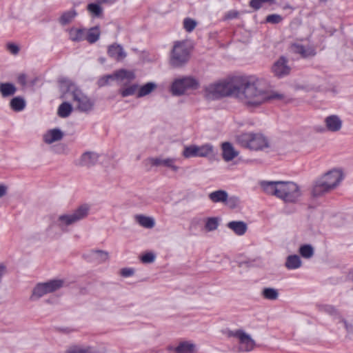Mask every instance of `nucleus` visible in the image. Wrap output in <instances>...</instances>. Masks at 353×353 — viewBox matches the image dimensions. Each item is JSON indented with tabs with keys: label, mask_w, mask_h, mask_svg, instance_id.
Segmentation results:
<instances>
[{
	"label": "nucleus",
	"mask_w": 353,
	"mask_h": 353,
	"mask_svg": "<svg viewBox=\"0 0 353 353\" xmlns=\"http://www.w3.org/2000/svg\"><path fill=\"white\" fill-rule=\"evenodd\" d=\"M205 90L208 95L214 99L241 94L244 103L248 107H257L263 103L281 100L284 97L281 94L267 90L265 81L255 77L241 79L240 85L228 81L211 84Z\"/></svg>",
	"instance_id": "nucleus-1"
},
{
	"label": "nucleus",
	"mask_w": 353,
	"mask_h": 353,
	"mask_svg": "<svg viewBox=\"0 0 353 353\" xmlns=\"http://www.w3.org/2000/svg\"><path fill=\"white\" fill-rule=\"evenodd\" d=\"M63 97L71 99L76 103L77 108L83 112L92 110L94 102L79 89L75 83L67 78L59 81Z\"/></svg>",
	"instance_id": "nucleus-2"
},
{
	"label": "nucleus",
	"mask_w": 353,
	"mask_h": 353,
	"mask_svg": "<svg viewBox=\"0 0 353 353\" xmlns=\"http://www.w3.org/2000/svg\"><path fill=\"white\" fill-rule=\"evenodd\" d=\"M343 179L342 174L339 170H331L316 181L313 188L312 195L320 196L335 188Z\"/></svg>",
	"instance_id": "nucleus-3"
},
{
	"label": "nucleus",
	"mask_w": 353,
	"mask_h": 353,
	"mask_svg": "<svg viewBox=\"0 0 353 353\" xmlns=\"http://www.w3.org/2000/svg\"><path fill=\"white\" fill-rule=\"evenodd\" d=\"M191 47L186 41H177L174 43L170 55V64L174 68L185 65L190 60Z\"/></svg>",
	"instance_id": "nucleus-4"
},
{
	"label": "nucleus",
	"mask_w": 353,
	"mask_h": 353,
	"mask_svg": "<svg viewBox=\"0 0 353 353\" xmlns=\"http://www.w3.org/2000/svg\"><path fill=\"white\" fill-rule=\"evenodd\" d=\"M236 142L241 146L253 150L268 147L266 137L260 133L244 132L236 137Z\"/></svg>",
	"instance_id": "nucleus-5"
},
{
	"label": "nucleus",
	"mask_w": 353,
	"mask_h": 353,
	"mask_svg": "<svg viewBox=\"0 0 353 353\" xmlns=\"http://www.w3.org/2000/svg\"><path fill=\"white\" fill-rule=\"evenodd\" d=\"M90 207L87 204L79 206L72 213L63 214L59 216L57 225L64 231L69 225L74 224L86 218L89 214Z\"/></svg>",
	"instance_id": "nucleus-6"
},
{
	"label": "nucleus",
	"mask_w": 353,
	"mask_h": 353,
	"mask_svg": "<svg viewBox=\"0 0 353 353\" xmlns=\"http://www.w3.org/2000/svg\"><path fill=\"white\" fill-rule=\"evenodd\" d=\"M301 195V191L296 183L281 181L278 198L285 203H295Z\"/></svg>",
	"instance_id": "nucleus-7"
},
{
	"label": "nucleus",
	"mask_w": 353,
	"mask_h": 353,
	"mask_svg": "<svg viewBox=\"0 0 353 353\" xmlns=\"http://www.w3.org/2000/svg\"><path fill=\"white\" fill-rule=\"evenodd\" d=\"M63 285L61 279L50 280L46 283H38L33 289L30 297L32 301H36L48 293H52L60 289Z\"/></svg>",
	"instance_id": "nucleus-8"
},
{
	"label": "nucleus",
	"mask_w": 353,
	"mask_h": 353,
	"mask_svg": "<svg viewBox=\"0 0 353 353\" xmlns=\"http://www.w3.org/2000/svg\"><path fill=\"white\" fill-rule=\"evenodd\" d=\"M135 79L134 72L125 69H120L115 71L114 73L107 74L101 77L98 81L99 87H103L108 85L110 80L123 81H132Z\"/></svg>",
	"instance_id": "nucleus-9"
},
{
	"label": "nucleus",
	"mask_w": 353,
	"mask_h": 353,
	"mask_svg": "<svg viewBox=\"0 0 353 353\" xmlns=\"http://www.w3.org/2000/svg\"><path fill=\"white\" fill-rule=\"evenodd\" d=\"M198 82L196 80L190 77H184L176 79L174 81L171 86V90L174 95H181L187 89L196 88Z\"/></svg>",
	"instance_id": "nucleus-10"
},
{
	"label": "nucleus",
	"mask_w": 353,
	"mask_h": 353,
	"mask_svg": "<svg viewBox=\"0 0 353 353\" xmlns=\"http://www.w3.org/2000/svg\"><path fill=\"white\" fill-rule=\"evenodd\" d=\"M230 336L237 337L239 339L240 350L243 352H250L253 350L255 345L254 341L243 330H238L234 332H230Z\"/></svg>",
	"instance_id": "nucleus-11"
},
{
	"label": "nucleus",
	"mask_w": 353,
	"mask_h": 353,
	"mask_svg": "<svg viewBox=\"0 0 353 353\" xmlns=\"http://www.w3.org/2000/svg\"><path fill=\"white\" fill-rule=\"evenodd\" d=\"M99 158V154L95 152L87 151L83 152L75 164L81 167L90 168L94 166Z\"/></svg>",
	"instance_id": "nucleus-12"
},
{
	"label": "nucleus",
	"mask_w": 353,
	"mask_h": 353,
	"mask_svg": "<svg viewBox=\"0 0 353 353\" xmlns=\"http://www.w3.org/2000/svg\"><path fill=\"white\" fill-rule=\"evenodd\" d=\"M291 68L288 65V59L281 57L272 65V70L275 76L282 78L290 74Z\"/></svg>",
	"instance_id": "nucleus-13"
},
{
	"label": "nucleus",
	"mask_w": 353,
	"mask_h": 353,
	"mask_svg": "<svg viewBox=\"0 0 353 353\" xmlns=\"http://www.w3.org/2000/svg\"><path fill=\"white\" fill-rule=\"evenodd\" d=\"M108 253L101 250H92L84 254V257L89 261L97 263H101L108 259Z\"/></svg>",
	"instance_id": "nucleus-14"
},
{
	"label": "nucleus",
	"mask_w": 353,
	"mask_h": 353,
	"mask_svg": "<svg viewBox=\"0 0 353 353\" xmlns=\"http://www.w3.org/2000/svg\"><path fill=\"white\" fill-rule=\"evenodd\" d=\"M222 157L225 161H232L239 155V152L235 150L230 142H224L221 144Z\"/></svg>",
	"instance_id": "nucleus-15"
},
{
	"label": "nucleus",
	"mask_w": 353,
	"mask_h": 353,
	"mask_svg": "<svg viewBox=\"0 0 353 353\" xmlns=\"http://www.w3.org/2000/svg\"><path fill=\"white\" fill-rule=\"evenodd\" d=\"M281 181H263L260 182V185L263 190L268 194L274 195L278 197L279 192Z\"/></svg>",
	"instance_id": "nucleus-16"
},
{
	"label": "nucleus",
	"mask_w": 353,
	"mask_h": 353,
	"mask_svg": "<svg viewBox=\"0 0 353 353\" xmlns=\"http://www.w3.org/2000/svg\"><path fill=\"white\" fill-rule=\"evenodd\" d=\"M108 54L110 57L116 59L117 61H121L127 56V54L123 47L117 43L110 45L108 47Z\"/></svg>",
	"instance_id": "nucleus-17"
},
{
	"label": "nucleus",
	"mask_w": 353,
	"mask_h": 353,
	"mask_svg": "<svg viewBox=\"0 0 353 353\" xmlns=\"http://www.w3.org/2000/svg\"><path fill=\"white\" fill-rule=\"evenodd\" d=\"M63 137V132L59 128L49 130L43 134V141L47 144H51L55 141H60Z\"/></svg>",
	"instance_id": "nucleus-18"
},
{
	"label": "nucleus",
	"mask_w": 353,
	"mask_h": 353,
	"mask_svg": "<svg viewBox=\"0 0 353 353\" xmlns=\"http://www.w3.org/2000/svg\"><path fill=\"white\" fill-rule=\"evenodd\" d=\"M227 227L238 236L243 235L248 230V225L242 221H230L228 223Z\"/></svg>",
	"instance_id": "nucleus-19"
},
{
	"label": "nucleus",
	"mask_w": 353,
	"mask_h": 353,
	"mask_svg": "<svg viewBox=\"0 0 353 353\" xmlns=\"http://www.w3.org/2000/svg\"><path fill=\"white\" fill-rule=\"evenodd\" d=\"M325 122L327 130L332 132L339 131L342 126V121L336 115L326 117Z\"/></svg>",
	"instance_id": "nucleus-20"
},
{
	"label": "nucleus",
	"mask_w": 353,
	"mask_h": 353,
	"mask_svg": "<svg viewBox=\"0 0 353 353\" xmlns=\"http://www.w3.org/2000/svg\"><path fill=\"white\" fill-rule=\"evenodd\" d=\"M150 161L152 165L154 166L163 165L171 168L173 171H177L179 169V168L174 165V159L168 158L162 159L161 158H151L150 159Z\"/></svg>",
	"instance_id": "nucleus-21"
},
{
	"label": "nucleus",
	"mask_w": 353,
	"mask_h": 353,
	"mask_svg": "<svg viewBox=\"0 0 353 353\" xmlns=\"http://www.w3.org/2000/svg\"><path fill=\"white\" fill-rule=\"evenodd\" d=\"M78 13L74 8L63 12L59 17L58 21L61 26L70 23L77 16Z\"/></svg>",
	"instance_id": "nucleus-22"
},
{
	"label": "nucleus",
	"mask_w": 353,
	"mask_h": 353,
	"mask_svg": "<svg viewBox=\"0 0 353 353\" xmlns=\"http://www.w3.org/2000/svg\"><path fill=\"white\" fill-rule=\"evenodd\" d=\"M292 52L299 54L303 57H307L314 56L315 54L314 50L310 48H306L304 46L299 43H294L291 46Z\"/></svg>",
	"instance_id": "nucleus-23"
},
{
	"label": "nucleus",
	"mask_w": 353,
	"mask_h": 353,
	"mask_svg": "<svg viewBox=\"0 0 353 353\" xmlns=\"http://www.w3.org/2000/svg\"><path fill=\"white\" fill-rule=\"evenodd\" d=\"M208 197L214 203H226L228 194L225 190H219L210 193Z\"/></svg>",
	"instance_id": "nucleus-24"
},
{
	"label": "nucleus",
	"mask_w": 353,
	"mask_h": 353,
	"mask_svg": "<svg viewBox=\"0 0 353 353\" xmlns=\"http://www.w3.org/2000/svg\"><path fill=\"white\" fill-rule=\"evenodd\" d=\"M302 265L301 258L297 254L289 255L285 263V267L288 270H296L299 268Z\"/></svg>",
	"instance_id": "nucleus-25"
},
{
	"label": "nucleus",
	"mask_w": 353,
	"mask_h": 353,
	"mask_svg": "<svg viewBox=\"0 0 353 353\" xmlns=\"http://www.w3.org/2000/svg\"><path fill=\"white\" fill-rule=\"evenodd\" d=\"M195 347V345L190 341H182L174 350L175 353H194Z\"/></svg>",
	"instance_id": "nucleus-26"
},
{
	"label": "nucleus",
	"mask_w": 353,
	"mask_h": 353,
	"mask_svg": "<svg viewBox=\"0 0 353 353\" xmlns=\"http://www.w3.org/2000/svg\"><path fill=\"white\" fill-rule=\"evenodd\" d=\"M101 3H90L87 6V10L92 17L94 18H102L103 14V10L100 6Z\"/></svg>",
	"instance_id": "nucleus-27"
},
{
	"label": "nucleus",
	"mask_w": 353,
	"mask_h": 353,
	"mask_svg": "<svg viewBox=\"0 0 353 353\" xmlns=\"http://www.w3.org/2000/svg\"><path fill=\"white\" fill-rule=\"evenodd\" d=\"M69 37L72 41H83L85 38V29L72 28L69 30Z\"/></svg>",
	"instance_id": "nucleus-28"
},
{
	"label": "nucleus",
	"mask_w": 353,
	"mask_h": 353,
	"mask_svg": "<svg viewBox=\"0 0 353 353\" xmlns=\"http://www.w3.org/2000/svg\"><path fill=\"white\" fill-rule=\"evenodd\" d=\"M100 37V30L99 26H95L85 30V40L88 41L90 43H94L97 41Z\"/></svg>",
	"instance_id": "nucleus-29"
},
{
	"label": "nucleus",
	"mask_w": 353,
	"mask_h": 353,
	"mask_svg": "<svg viewBox=\"0 0 353 353\" xmlns=\"http://www.w3.org/2000/svg\"><path fill=\"white\" fill-rule=\"evenodd\" d=\"M16 91V87L11 83H1L0 84V92L3 98L14 95Z\"/></svg>",
	"instance_id": "nucleus-30"
},
{
	"label": "nucleus",
	"mask_w": 353,
	"mask_h": 353,
	"mask_svg": "<svg viewBox=\"0 0 353 353\" xmlns=\"http://www.w3.org/2000/svg\"><path fill=\"white\" fill-rule=\"evenodd\" d=\"M135 219L140 225L145 228H152L155 225L154 219L150 216L139 214L135 216Z\"/></svg>",
	"instance_id": "nucleus-31"
},
{
	"label": "nucleus",
	"mask_w": 353,
	"mask_h": 353,
	"mask_svg": "<svg viewBox=\"0 0 353 353\" xmlns=\"http://www.w3.org/2000/svg\"><path fill=\"white\" fill-rule=\"evenodd\" d=\"M157 87V85L154 82H148L147 83L141 86L137 92V97L141 98L154 91Z\"/></svg>",
	"instance_id": "nucleus-32"
},
{
	"label": "nucleus",
	"mask_w": 353,
	"mask_h": 353,
	"mask_svg": "<svg viewBox=\"0 0 353 353\" xmlns=\"http://www.w3.org/2000/svg\"><path fill=\"white\" fill-rule=\"evenodd\" d=\"M11 109L15 112H21L26 108V101L21 97H15L10 102Z\"/></svg>",
	"instance_id": "nucleus-33"
},
{
	"label": "nucleus",
	"mask_w": 353,
	"mask_h": 353,
	"mask_svg": "<svg viewBox=\"0 0 353 353\" xmlns=\"http://www.w3.org/2000/svg\"><path fill=\"white\" fill-rule=\"evenodd\" d=\"M214 155V148L211 143L199 145V157H208Z\"/></svg>",
	"instance_id": "nucleus-34"
},
{
	"label": "nucleus",
	"mask_w": 353,
	"mask_h": 353,
	"mask_svg": "<svg viewBox=\"0 0 353 353\" xmlns=\"http://www.w3.org/2000/svg\"><path fill=\"white\" fill-rule=\"evenodd\" d=\"M319 310L325 312L330 316H332L334 319H337L341 320L342 319L339 312L338 310L333 305H323L320 306Z\"/></svg>",
	"instance_id": "nucleus-35"
},
{
	"label": "nucleus",
	"mask_w": 353,
	"mask_h": 353,
	"mask_svg": "<svg viewBox=\"0 0 353 353\" xmlns=\"http://www.w3.org/2000/svg\"><path fill=\"white\" fill-rule=\"evenodd\" d=\"M183 156L187 159L199 157V145H190L185 146L183 151Z\"/></svg>",
	"instance_id": "nucleus-36"
},
{
	"label": "nucleus",
	"mask_w": 353,
	"mask_h": 353,
	"mask_svg": "<svg viewBox=\"0 0 353 353\" xmlns=\"http://www.w3.org/2000/svg\"><path fill=\"white\" fill-rule=\"evenodd\" d=\"M72 111V107L68 102L62 103L58 109V114L62 118L68 117Z\"/></svg>",
	"instance_id": "nucleus-37"
},
{
	"label": "nucleus",
	"mask_w": 353,
	"mask_h": 353,
	"mask_svg": "<svg viewBox=\"0 0 353 353\" xmlns=\"http://www.w3.org/2000/svg\"><path fill=\"white\" fill-rule=\"evenodd\" d=\"M299 253L305 259H310L313 256L314 251L312 246L310 244H305L299 248Z\"/></svg>",
	"instance_id": "nucleus-38"
},
{
	"label": "nucleus",
	"mask_w": 353,
	"mask_h": 353,
	"mask_svg": "<svg viewBox=\"0 0 353 353\" xmlns=\"http://www.w3.org/2000/svg\"><path fill=\"white\" fill-rule=\"evenodd\" d=\"M263 296L268 300H276L279 297L278 291L272 288H265L262 291Z\"/></svg>",
	"instance_id": "nucleus-39"
},
{
	"label": "nucleus",
	"mask_w": 353,
	"mask_h": 353,
	"mask_svg": "<svg viewBox=\"0 0 353 353\" xmlns=\"http://www.w3.org/2000/svg\"><path fill=\"white\" fill-rule=\"evenodd\" d=\"M219 226V219L216 217H210L206 219L205 228L207 231L211 232L217 229Z\"/></svg>",
	"instance_id": "nucleus-40"
},
{
	"label": "nucleus",
	"mask_w": 353,
	"mask_h": 353,
	"mask_svg": "<svg viewBox=\"0 0 353 353\" xmlns=\"http://www.w3.org/2000/svg\"><path fill=\"white\" fill-rule=\"evenodd\" d=\"M139 88L138 84H132L125 88L120 89L119 93L123 97H127L133 95Z\"/></svg>",
	"instance_id": "nucleus-41"
},
{
	"label": "nucleus",
	"mask_w": 353,
	"mask_h": 353,
	"mask_svg": "<svg viewBox=\"0 0 353 353\" xmlns=\"http://www.w3.org/2000/svg\"><path fill=\"white\" fill-rule=\"evenodd\" d=\"M276 0H251L250 1V6L254 10H258L262 7L263 3L274 4Z\"/></svg>",
	"instance_id": "nucleus-42"
},
{
	"label": "nucleus",
	"mask_w": 353,
	"mask_h": 353,
	"mask_svg": "<svg viewBox=\"0 0 353 353\" xmlns=\"http://www.w3.org/2000/svg\"><path fill=\"white\" fill-rule=\"evenodd\" d=\"M196 23L190 18H186L183 21V27L188 32H192L196 27Z\"/></svg>",
	"instance_id": "nucleus-43"
},
{
	"label": "nucleus",
	"mask_w": 353,
	"mask_h": 353,
	"mask_svg": "<svg viewBox=\"0 0 353 353\" xmlns=\"http://www.w3.org/2000/svg\"><path fill=\"white\" fill-rule=\"evenodd\" d=\"M282 20H283V17L280 14H272L268 15L266 17V19H265L267 23H272V24L279 23L280 22L282 21Z\"/></svg>",
	"instance_id": "nucleus-44"
},
{
	"label": "nucleus",
	"mask_w": 353,
	"mask_h": 353,
	"mask_svg": "<svg viewBox=\"0 0 353 353\" xmlns=\"http://www.w3.org/2000/svg\"><path fill=\"white\" fill-rule=\"evenodd\" d=\"M65 353H99L96 351L92 350L91 348H80L73 347L70 348L65 352Z\"/></svg>",
	"instance_id": "nucleus-45"
},
{
	"label": "nucleus",
	"mask_w": 353,
	"mask_h": 353,
	"mask_svg": "<svg viewBox=\"0 0 353 353\" xmlns=\"http://www.w3.org/2000/svg\"><path fill=\"white\" fill-rule=\"evenodd\" d=\"M155 260V255L152 252H147L141 256L143 263H151Z\"/></svg>",
	"instance_id": "nucleus-46"
},
{
	"label": "nucleus",
	"mask_w": 353,
	"mask_h": 353,
	"mask_svg": "<svg viewBox=\"0 0 353 353\" xmlns=\"http://www.w3.org/2000/svg\"><path fill=\"white\" fill-rule=\"evenodd\" d=\"M53 150L58 154H65L68 152V147L64 143H59L54 145Z\"/></svg>",
	"instance_id": "nucleus-47"
},
{
	"label": "nucleus",
	"mask_w": 353,
	"mask_h": 353,
	"mask_svg": "<svg viewBox=\"0 0 353 353\" xmlns=\"http://www.w3.org/2000/svg\"><path fill=\"white\" fill-rule=\"evenodd\" d=\"M7 49L14 55L17 54L19 52V48L14 43H8Z\"/></svg>",
	"instance_id": "nucleus-48"
},
{
	"label": "nucleus",
	"mask_w": 353,
	"mask_h": 353,
	"mask_svg": "<svg viewBox=\"0 0 353 353\" xmlns=\"http://www.w3.org/2000/svg\"><path fill=\"white\" fill-rule=\"evenodd\" d=\"M239 12L235 10H231L226 13L225 16V19H233L238 17Z\"/></svg>",
	"instance_id": "nucleus-49"
},
{
	"label": "nucleus",
	"mask_w": 353,
	"mask_h": 353,
	"mask_svg": "<svg viewBox=\"0 0 353 353\" xmlns=\"http://www.w3.org/2000/svg\"><path fill=\"white\" fill-rule=\"evenodd\" d=\"M341 321L344 324L345 328L346 329L347 332L350 334H353V325L348 323L343 318L341 319Z\"/></svg>",
	"instance_id": "nucleus-50"
},
{
	"label": "nucleus",
	"mask_w": 353,
	"mask_h": 353,
	"mask_svg": "<svg viewBox=\"0 0 353 353\" xmlns=\"http://www.w3.org/2000/svg\"><path fill=\"white\" fill-rule=\"evenodd\" d=\"M134 274V270L131 268H123L121 270V275L128 277Z\"/></svg>",
	"instance_id": "nucleus-51"
},
{
	"label": "nucleus",
	"mask_w": 353,
	"mask_h": 353,
	"mask_svg": "<svg viewBox=\"0 0 353 353\" xmlns=\"http://www.w3.org/2000/svg\"><path fill=\"white\" fill-rule=\"evenodd\" d=\"M18 83L21 85H25L27 83L26 81V76L24 74H21L18 77L17 79Z\"/></svg>",
	"instance_id": "nucleus-52"
},
{
	"label": "nucleus",
	"mask_w": 353,
	"mask_h": 353,
	"mask_svg": "<svg viewBox=\"0 0 353 353\" xmlns=\"http://www.w3.org/2000/svg\"><path fill=\"white\" fill-rule=\"evenodd\" d=\"M8 187L5 185H0V198L4 196L7 194Z\"/></svg>",
	"instance_id": "nucleus-53"
},
{
	"label": "nucleus",
	"mask_w": 353,
	"mask_h": 353,
	"mask_svg": "<svg viewBox=\"0 0 353 353\" xmlns=\"http://www.w3.org/2000/svg\"><path fill=\"white\" fill-rule=\"evenodd\" d=\"M99 3L112 5L117 0H97Z\"/></svg>",
	"instance_id": "nucleus-54"
},
{
	"label": "nucleus",
	"mask_w": 353,
	"mask_h": 353,
	"mask_svg": "<svg viewBox=\"0 0 353 353\" xmlns=\"http://www.w3.org/2000/svg\"><path fill=\"white\" fill-rule=\"evenodd\" d=\"M60 331L64 333H70L72 331V330L69 327H63L60 328Z\"/></svg>",
	"instance_id": "nucleus-55"
},
{
	"label": "nucleus",
	"mask_w": 353,
	"mask_h": 353,
	"mask_svg": "<svg viewBox=\"0 0 353 353\" xmlns=\"http://www.w3.org/2000/svg\"><path fill=\"white\" fill-rule=\"evenodd\" d=\"M236 201V199L235 197H232L229 199L228 201V203L230 205V206L232 207V205H234L235 202Z\"/></svg>",
	"instance_id": "nucleus-56"
},
{
	"label": "nucleus",
	"mask_w": 353,
	"mask_h": 353,
	"mask_svg": "<svg viewBox=\"0 0 353 353\" xmlns=\"http://www.w3.org/2000/svg\"><path fill=\"white\" fill-rule=\"evenodd\" d=\"M327 0H319L320 3H326Z\"/></svg>",
	"instance_id": "nucleus-57"
},
{
	"label": "nucleus",
	"mask_w": 353,
	"mask_h": 353,
	"mask_svg": "<svg viewBox=\"0 0 353 353\" xmlns=\"http://www.w3.org/2000/svg\"><path fill=\"white\" fill-rule=\"evenodd\" d=\"M100 61H101V63H103L105 59L101 58V59H100Z\"/></svg>",
	"instance_id": "nucleus-58"
}]
</instances>
